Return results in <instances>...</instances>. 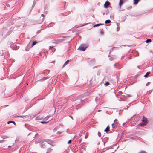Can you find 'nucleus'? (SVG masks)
Masks as SVG:
<instances>
[{
	"label": "nucleus",
	"mask_w": 153,
	"mask_h": 153,
	"mask_svg": "<svg viewBox=\"0 0 153 153\" xmlns=\"http://www.w3.org/2000/svg\"><path fill=\"white\" fill-rule=\"evenodd\" d=\"M110 3L109 2L106 1L105 2L104 4V7L105 8H107L110 5Z\"/></svg>",
	"instance_id": "nucleus-8"
},
{
	"label": "nucleus",
	"mask_w": 153,
	"mask_h": 153,
	"mask_svg": "<svg viewBox=\"0 0 153 153\" xmlns=\"http://www.w3.org/2000/svg\"><path fill=\"white\" fill-rule=\"evenodd\" d=\"M126 98L128 97H132V95L130 94H126Z\"/></svg>",
	"instance_id": "nucleus-24"
},
{
	"label": "nucleus",
	"mask_w": 153,
	"mask_h": 153,
	"mask_svg": "<svg viewBox=\"0 0 153 153\" xmlns=\"http://www.w3.org/2000/svg\"><path fill=\"white\" fill-rule=\"evenodd\" d=\"M81 140H82L81 139H79V143H80L81 142Z\"/></svg>",
	"instance_id": "nucleus-46"
},
{
	"label": "nucleus",
	"mask_w": 153,
	"mask_h": 153,
	"mask_svg": "<svg viewBox=\"0 0 153 153\" xmlns=\"http://www.w3.org/2000/svg\"><path fill=\"white\" fill-rule=\"evenodd\" d=\"M42 17H40L39 19L37 21L38 23L39 24L41 23L43 21L44 19V15L43 14L41 15Z\"/></svg>",
	"instance_id": "nucleus-5"
},
{
	"label": "nucleus",
	"mask_w": 153,
	"mask_h": 153,
	"mask_svg": "<svg viewBox=\"0 0 153 153\" xmlns=\"http://www.w3.org/2000/svg\"><path fill=\"white\" fill-rule=\"evenodd\" d=\"M104 25V24H102V23L97 24L94 25L93 26V27H97V26H99L100 25Z\"/></svg>",
	"instance_id": "nucleus-15"
},
{
	"label": "nucleus",
	"mask_w": 153,
	"mask_h": 153,
	"mask_svg": "<svg viewBox=\"0 0 153 153\" xmlns=\"http://www.w3.org/2000/svg\"><path fill=\"white\" fill-rule=\"evenodd\" d=\"M70 13V12H68V13H62V15H63L64 16H67L68 14H69Z\"/></svg>",
	"instance_id": "nucleus-21"
},
{
	"label": "nucleus",
	"mask_w": 153,
	"mask_h": 153,
	"mask_svg": "<svg viewBox=\"0 0 153 153\" xmlns=\"http://www.w3.org/2000/svg\"><path fill=\"white\" fill-rule=\"evenodd\" d=\"M86 137H87V136H85V138H86Z\"/></svg>",
	"instance_id": "nucleus-54"
},
{
	"label": "nucleus",
	"mask_w": 153,
	"mask_h": 153,
	"mask_svg": "<svg viewBox=\"0 0 153 153\" xmlns=\"http://www.w3.org/2000/svg\"><path fill=\"white\" fill-rule=\"evenodd\" d=\"M12 123L14 124V125H16V123H15V122H14V121H13L12 122Z\"/></svg>",
	"instance_id": "nucleus-41"
},
{
	"label": "nucleus",
	"mask_w": 153,
	"mask_h": 153,
	"mask_svg": "<svg viewBox=\"0 0 153 153\" xmlns=\"http://www.w3.org/2000/svg\"><path fill=\"white\" fill-rule=\"evenodd\" d=\"M69 117H70L71 118H72V119H73V117H72L70 115V116H69Z\"/></svg>",
	"instance_id": "nucleus-44"
},
{
	"label": "nucleus",
	"mask_w": 153,
	"mask_h": 153,
	"mask_svg": "<svg viewBox=\"0 0 153 153\" xmlns=\"http://www.w3.org/2000/svg\"><path fill=\"white\" fill-rule=\"evenodd\" d=\"M52 149L50 148H49L47 150V151L46 152L47 153H50L51 152H52Z\"/></svg>",
	"instance_id": "nucleus-14"
},
{
	"label": "nucleus",
	"mask_w": 153,
	"mask_h": 153,
	"mask_svg": "<svg viewBox=\"0 0 153 153\" xmlns=\"http://www.w3.org/2000/svg\"><path fill=\"white\" fill-rule=\"evenodd\" d=\"M71 140H69L68 141V144H70V143H71Z\"/></svg>",
	"instance_id": "nucleus-38"
},
{
	"label": "nucleus",
	"mask_w": 153,
	"mask_h": 153,
	"mask_svg": "<svg viewBox=\"0 0 153 153\" xmlns=\"http://www.w3.org/2000/svg\"><path fill=\"white\" fill-rule=\"evenodd\" d=\"M115 58V57H112L109 58V59L111 61H112Z\"/></svg>",
	"instance_id": "nucleus-31"
},
{
	"label": "nucleus",
	"mask_w": 153,
	"mask_h": 153,
	"mask_svg": "<svg viewBox=\"0 0 153 153\" xmlns=\"http://www.w3.org/2000/svg\"><path fill=\"white\" fill-rule=\"evenodd\" d=\"M31 47H31L30 45V44H29L28 45H27L25 48V50L26 51H28L30 49Z\"/></svg>",
	"instance_id": "nucleus-10"
},
{
	"label": "nucleus",
	"mask_w": 153,
	"mask_h": 153,
	"mask_svg": "<svg viewBox=\"0 0 153 153\" xmlns=\"http://www.w3.org/2000/svg\"><path fill=\"white\" fill-rule=\"evenodd\" d=\"M111 22V21L110 20H107L105 21V24L109 23Z\"/></svg>",
	"instance_id": "nucleus-23"
},
{
	"label": "nucleus",
	"mask_w": 153,
	"mask_h": 153,
	"mask_svg": "<svg viewBox=\"0 0 153 153\" xmlns=\"http://www.w3.org/2000/svg\"><path fill=\"white\" fill-rule=\"evenodd\" d=\"M86 137H87V136H85V138H86Z\"/></svg>",
	"instance_id": "nucleus-53"
},
{
	"label": "nucleus",
	"mask_w": 153,
	"mask_h": 153,
	"mask_svg": "<svg viewBox=\"0 0 153 153\" xmlns=\"http://www.w3.org/2000/svg\"><path fill=\"white\" fill-rule=\"evenodd\" d=\"M42 140H39L38 141H35V143L36 144L38 143H41L42 142Z\"/></svg>",
	"instance_id": "nucleus-19"
},
{
	"label": "nucleus",
	"mask_w": 153,
	"mask_h": 153,
	"mask_svg": "<svg viewBox=\"0 0 153 153\" xmlns=\"http://www.w3.org/2000/svg\"><path fill=\"white\" fill-rule=\"evenodd\" d=\"M140 0H134V4H137L139 2Z\"/></svg>",
	"instance_id": "nucleus-22"
},
{
	"label": "nucleus",
	"mask_w": 153,
	"mask_h": 153,
	"mask_svg": "<svg viewBox=\"0 0 153 153\" xmlns=\"http://www.w3.org/2000/svg\"><path fill=\"white\" fill-rule=\"evenodd\" d=\"M45 140H42V142L40 144V146L42 148H45L47 147V143H45Z\"/></svg>",
	"instance_id": "nucleus-4"
},
{
	"label": "nucleus",
	"mask_w": 153,
	"mask_h": 153,
	"mask_svg": "<svg viewBox=\"0 0 153 153\" xmlns=\"http://www.w3.org/2000/svg\"><path fill=\"white\" fill-rule=\"evenodd\" d=\"M150 84V82H148L146 84V86H147L149 85Z\"/></svg>",
	"instance_id": "nucleus-40"
},
{
	"label": "nucleus",
	"mask_w": 153,
	"mask_h": 153,
	"mask_svg": "<svg viewBox=\"0 0 153 153\" xmlns=\"http://www.w3.org/2000/svg\"><path fill=\"white\" fill-rule=\"evenodd\" d=\"M64 40L63 39H59L57 40V42H62V41H64Z\"/></svg>",
	"instance_id": "nucleus-26"
},
{
	"label": "nucleus",
	"mask_w": 153,
	"mask_h": 153,
	"mask_svg": "<svg viewBox=\"0 0 153 153\" xmlns=\"http://www.w3.org/2000/svg\"><path fill=\"white\" fill-rule=\"evenodd\" d=\"M140 120V118L139 117L137 120V121H138Z\"/></svg>",
	"instance_id": "nucleus-45"
},
{
	"label": "nucleus",
	"mask_w": 153,
	"mask_h": 153,
	"mask_svg": "<svg viewBox=\"0 0 153 153\" xmlns=\"http://www.w3.org/2000/svg\"><path fill=\"white\" fill-rule=\"evenodd\" d=\"M126 98V97L125 95H122L120 97V99H119V101H124L125 99Z\"/></svg>",
	"instance_id": "nucleus-7"
},
{
	"label": "nucleus",
	"mask_w": 153,
	"mask_h": 153,
	"mask_svg": "<svg viewBox=\"0 0 153 153\" xmlns=\"http://www.w3.org/2000/svg\"><path fill=\"white\" fill-rule=\"evenodd\" d=\"M141 120L144 123H140L139 125L140 126H144L146 125L148 123L147 119L144 116L143 117V119Z\"/></svg>",
	"instance_id": "nucleus-1"
},
{
	"label": "nucleus",
	"mask_w": 153,
	"mask_h": 153,
	"mask_svg": "<svg viewBox=\"0 0 153 153\" xmlns=\"http://www.w3.org/2000/svg\"><path fill=\"white\" fill-rule=\"evenodd\" d=\"M111 53V51L110 52L109 54H110Z\"/></svg>",
	"instance_id": "nucleus-55"
},
{
	"label": "nucleus",
	"mask_w": 153,
	"mask_h": 153,
	"mask_svg": "<svg viewBox=\"0 0 153 153\" xmlns=\"http://www.w3.org/2000/svg\"><path fill=\"white\" fill-rule=\"evenodd\" d=\"M79 105H76V108L77 109L78 108H79Z\"/></svg>",
	"instance_id": "nucleus-39"
},
{
	"label": "nucleus",
	"mask_w": 153,
	"mask_h": 153,
	"mask_svg": "<svg viewBox=\"0 0 153 153\" xmlns=\"http://www.w3.org/2000/svg\"><path fill=\"white\" fill-rule=\"evenodd\" d=\"M37 43V42L36 41H33L32 45H31V47H32L35 44H36Z\"/></svg>",
	"instance_id": "nucleus-17"
},
{
	"label": "nucleus",
	"mask_w": 153,
	"mask_h": 153,
	"mask_svg": "<svg viewBox=\"0 0 153 153\" xmlns=\"http://www.w3.org/2000/svg\"><path fill=\"white\" fill-rule=\"evenodd\" d=\"M125 123H124L123 124V126H124L125 124Z\"/></svg>",
	"instance_id": "nucleus-49"
},
{
	"label": "nucleus",
	"mask_w": 153,
	"mask_h": 153,
	"mask_svg": "<svg viewBox=\"0 0 153 153\" xmlns=\"http://www.w3.org/2000/svg\"><path fill=\"white\" fill-rule=\"evenodd\" d=\"M49 117L50 116H47L44 118V120H48V119L49 118Z\"/></svg>",
	"instance_id": "nucleus-28"
},
{
	"label": "nucleus",
	"mask_w": 153,
	"mask_h": 153,
	"mask_svg": "<svg viewBox=\"0 0 153 153\" xmlns=\"http://www.w3.org/2000/svg\"><path fill=\"white\" fill-rule=\"evenodd\" d=\"M104 85L106 86H107L109 85V83L108 82H106L104 84Z\"/></svg>",
	"instance_id": "nucleus-32"
},
{
	"label": "nucleus",
	"mask_w": 153,
	"mask_h": 153,
	"mask_svg": "<svg viewBox=\"0 0 153 153\" xmlns=\"http://www.w3.org/2000/svg\"><path fill=\"white\" fill-rule=\"evenodd\" d=\"M10 147V146H8V148H9V147Z\"/></svg>",
	"instance_id": "nucleus-51"
},
{
	"label": "nucleus",
	"mask_w": 153,
	"mask_h": 153,
	"mask_svg": "<svg viewBox=\"0 0 153 153\" xmlns=\"http://www.w3.org/2000/svg\"><path fill=\"white\" fill-rule=\"evenodd\" d=\"M117 26H118V27L117 28V31H118L120 30V27H118V23H117Z\"/></svg>",
	"instance_id": "nucleus-29"
},
{
	"label": "nucleus",
	"mask_w": 153,
	"mask_h": 153,
	"mask_svg": "<svg viewBox=\"0 0 153 153\" xmlns=\"http://www.w3.org/2000/svg\"><path fill=\"white\" fill-rule=\"evenodd\" d=\"M88 46L85 44L81 45L78 48V49L82 51H85L87 48Z\"/></svg>",
	"instance_id": "nucleus-2"
},
{
	"label": "nucleus",
	"mask_w": 153,
	"mask_h": 153,
	"mask_svg": "<svg viewBox=\"0 0 153 153\" xmlns=\"http://www.w3.org/2000/svg\"><path fill=\"white\" fill-rule=\"evenodd\" d=\"M150 74V72H149L146 73V74L144 76V77L145 78H146Z\"/></svg>",
	"instance_id": "nucleus-20"
},
{
	"label": "nucleus",
	"mask_w": 153,
	"mask_h": 153,
	"mask_svg": "<svg viewBox=\"0 0 153 153\" xmlns=\"http://www.w3.org/2000/svg\"><path fill=\"white\" fill-rule=\"evenodd\" d=\"M54 62H55V61H53V63H54Z\"/></svg>",
	"instance_id": "nucleus-50"
},
{
	"label": "nucleus",
	"mask_w": 153,
	"mask_h": 153,
	"mask_svg": "<svg viewBox=\"0 0 153 153\" xmlns=\"http://www.w3.org/2000/svg\"><path fill=\"white\" fill-rule=\"evenodd\" d=\"M38 135V134H36L35 136H37V135Z\"/></svg>",
	"instance_id": "nucleus-47"
},
{
	"label": "nucleus",
	"mask_w": 153,
	"mask_h": 153,
	"mask_svg": "<svg viewBox=\"0 0 153 153\" xmlns=\"http://www.w3.org/2000/svg\"><path fill=\"white\" fill-rule=\"evenodd\" d=\"M100 33V34L101 35H103L104 34V32L103 30V29H102L101 30Z\"/></svg>",
	"instance_id": "nucleus-30"
},
{
	"label": "nucleus",
	"mask_w": 153,
	"mask_h": 153,
	"mask_svg": "<svg viewBox=\"0 0 153 153\" xmlns=\"http://www.w3.org/2000/svg\"><path fill=\"white\" fill-rule=\"evenodd\" d=\"M98 136L100 137L101 136V134L100 132H99L98 133Z\"/></svg>",
	"instance_id": "nucleus-35"
},
{
	"label": "nucleus",
	"mask_w": 153,
	"mask_h": 153,
	"mask_svg": "<svg viewBox=\"0 0 153 153\" xmlns=\"http://www.w3.org/2000/svg\"><path fill=\"white\" fill-rule=\"evenodd\" d=\"M138 153H147L146 151H142Z\"/></svg>",
	"instance_id": "nucleus-33"
},
{
	"label": "nucleus",
	"mask_w": 153,
	"mask_h": 153,
	"mask_svg": "<svg viewBox=\"0 0 153 153\" xmlns=\"http://www.w3.org/2000/svg\"><path fill=\"white\" fill-rule=\"evenodd\" d=\"M109 130H110V129H109V126H108L107 127L106 129H105L104 131L106 133H107L109 131Z\"/></svg>",
	"instance_id": "nucleus-13"
},
{
	"label": "nucleus",
	"mask_w": 153,
	"mask_h": 153,
	"mask_svg": "<svg viewBox=\"0 0 153 153\" xmlns=\"http://www.w3.org/2000/svg\"><path fill=\"white\" fill-rule=\"evenodd\" d=\"M53 48V47H51V46H50L49 47V49H50Z\"/></svg>",
	"instance_id": "nucleus-42"
},
{
	"label": "nucleus",
	"mask_w": 153,
	"mask_h": 153,
	"mask_svg": "<svg viewBox=\"0 0 153 153\" xmlns=\"http://www.w3.org/2000/svg\"><path fill=\"white\" fill-rule=\"evenodd\" d=\"M152 40L151 39H147L146 41V43H149V42H151Z\"/></svg>",
	"instance_id": "nucleus-25"
},
{
	"label": "nucleus",
	"mask_w": 153,
	"mask_h": 153,
	"mask_svg": "<svg viewBox=\"0 0 153 153\" xmlns=\"http://www.w3.org/2000/svg\"><path fill=\"white\" fill-rule=\"evenodd\" d=\"M31 47H31L30 45V44H29L28 45H27L25 48V50L26 51H28L30 49Z\"/></svg>",
	"instance_id": "nucleus-11"
},
{
	"label": "nucleus",
	"mask_w": 153,
	"mask_h": 153,
	"mask_svg": "<svg viewBox=\"0 0 153 153\" xmlns=\"http://www.w3.org/2000/svg\"><path fill=\"white\" fill-rule=\"evenodd\" d=\"M116 65L115 64H114V66L115 67Z\"/></svg>",
	"instance_id": "nucleus-52"
},
{
	"label": "nucleus",
	"mask_w": 153,
	"mask_h": 153,
	"mask_svg": "<svg viewBox=\"0 0 153 153\" xmlns=\"http://www.w3.org/2000/svg\"><path fill=\"white\" fill-rule=\"evenodd\" d=\"M3 137H2V138L4 139H6L7 138V136H4Z\"/></svg>",
	"instance_id": "nucleus-36"
},
{
	"label": "nucleus",
	"mask_w": 153,
	"mask_h": 153,
	"mask_svg": "<svg viewBox=\"0 0 153 153\" xmlns=\"http://www.w3.org/2000/svg\"><path fill=\"white\" fill-rule=\"evenodd\" d=\"M69 62V60H68L64 64H63V67H64L67 64H68V62Z\"/></svg>",
	"instance_id": "nucleus-18"
},
{
	"label": "nucleus",
	"mask_w": 153,
	"mask_h": 153,
	"mask_svg": "<svg viewBox=\"0 0 153 153\" xmlns=\"http://www.w3.org/2000/svg\"><path fill=\"white\" fill-rule=\"evenodd\" d=\"M123 0H120L119 6L120 7H121V5L123 4Z\"/></svg>",
	"instance_id": "nucleus-16"
},
{
	"label": "nucleus",
	"mask_w": 153,
	"mask_h": 153,
	"mask_svg": "<svg viewBox=\"0 0 153 153\" xmlns=\"http://www.w3.org/2000/svg\"><path fill=\"white\" fill-rule=\"evenodd\" d=\"M100 111H101V110H98V112H100Z\"/></svg>",
	"instance_id": "nucleus-48"
},
{
	"label": "nucleus",
	"mask_w": 153,
	"mask_h": 153,
	"mask_svg": "<svg viewBox=\"0 0 153 153\" xmlns=\"http://www.w3.org/2000/svg\"><path fill=\"white\" fill-rule=\"evenodd\" d=\"M25 117V116H19V117Z\"/></svg>",
	"instance_id": "nucleus-43"
},
{
	"label": "nucleus",
	"mask_w": 153,
	"mask_h": 153,
	"mask_svg": "<svg viewBox=\"0 0 153 153\" xmlns=\"http://www.w3.org/2000/svg\"><path fill=\"white\" fill-rule=\"evenodd\" d=\"M117 120L115 119L114 120V123L112 124V126L113 128H114L118 126V122H117Z\"/></svg>",
	"instance_id": "nucleus-3"
},
{
	"label": "nucleus",
	"mask_w": 153,
	"mask_h": 153,
	"mask_svg": "<svg viewBox=\"0 0 153 153\" xmlns=\"http://www.w3.org/2000/svg\"><path fill=\"white\" fill-rule=\"evenodd\" d=\"M13 122V121H9L8 122H7V123L8 124H10V123H12V122Z\"/></svg>",
	"instance_id": "nucleus-37"
},
{
	"label": "nucleus",
	"mask_w": 153,
	"mask_h": 153,
	"mask_svg": "<svg viewBox=\"0 0 153 153\" xmlns=\"http://www.w3.org/2000/svg\"><path fill=\"white\" fill-rule=\"evenodd\" d=\"M49 122V121H47V122H45V121H42L41 122V123H42V124H45V123H47L48 122Z\"/></svg>",
	"instance_id": "nucleus-34"
},
{
	"label": "nucleus",
	"mask_w": 153,
	"mask_h": 153,
	"mask_svg": "<svg viewBox=\"0 0 153 153\" xmlns=\"http://www.w3.org/2000/svg\"><path fill=\"white\" fill-rule=\"evenodd\" d=\"M47 143L49 144L52 145L53 143V141H52L51 140L46 139V140H44Z\"/></svg>",
	"instance_id": "nucleus-6"
},
{
	"label": "nucleus",
	"mask_w": 153,
	"mask_h": 153,
	"mask_svg": "<svg viewBox=\"0 0 153 153\" xmlns=\"http://www.w3.org/2000/svg\"><path fill=\"white\" fill-rule=\"evenodd\" d=\"M31 47H31L30 45V44H29L28 45H27L25 48V50L26 51H28L30 49Z\"/></svg>",
	"instance_id": "nucleus-9"
},
{
	"label": "nucleus",
	"mask_w": 153,
	"mask_h": 153,
	"mask_svg": "<svg viewBox=\"0 0 153 153\" xmlns=\"http://www.w3.org/2000/svg\"><path fill=\"white\" fill-rule=\"evenodd\" d=\"M49 78H50V77L48 76L46 77H44L42 79H41L40 80L41 81H44V80H45L46 79H48Z\"/></svg>",
	"instance_id": "nucleus-12"
},
{
	"label": "nucleus",
	"mask_w": 153,
	"mask_h": 153,
	"mask_svg": "<svg viewBox=\"0 0 153 153\" xmlns=\"http://www.w3.org/2000/svg\"><path fill=\"white\" fill-rule=\"evenodd\" d=\"M122 91H120L118 92V95L119 96L120 95L121 96L122 95Z\"/></svg>",
	"instance_id": "nucleus-27"
}]
</instances>
